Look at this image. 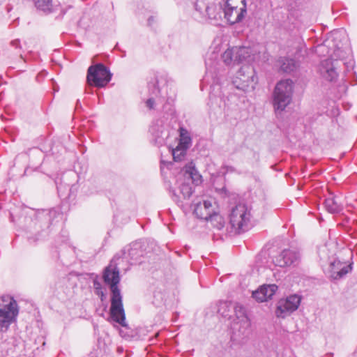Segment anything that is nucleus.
I'll use <instances>...</instances> for the list:
<instances>
[{
    "instance_id": "nucleus-1",
    "label": "nucleus",
    "mask_w": 357,
    "mask_h": 357,
    "mask_svg": "<svg viewBox=\"0 0 357 357\" xmlns=\"http://www.w3.org/2000/svg\"><path fill=\"white\" fill-rule=\"evenodd\" d=\"M116 257L105 268L102 278L105 284H108L111 290L110 317L112 320L121 326L126 327V314L123 306V297L118 287L120 282L119 269L115 262Z\"/></svg>"
},
{
    "instance_id": "nucleus-2",
    "label": "nucleus",
    "mask_w": 357,
    "mask_h": 357,
    "mask_svg": "<svg viewBox=\"0 0 357 357\" xmlns=\"http://www.w3.org/2000/svg\"><path fill=\"white\" fill-rule=\"evenodd\" d=\"M201 175L198 173L192 162L185 165L181 174L177 179L178 192L172 191V199L179 206H184V201L188 200L193 192L192 184L201 182Z\"/></svg>"
},
{
    "instance_id": "nucleus-3",
    "label": "nucleus",
    "mask_w": 357,
    "mask_h": 357,
    "mask_svg": "<svg viewBox=\"0 0 357 357\" xmlns=\"http://www.w3.org/2000/svg\"><path fill=\"white\" fill-rule=\"evenodd\" d=\"M293 89L294 82L290 79L277 83L273 91V107L276 112H282L290 104Z\"/></svg>"
},
{
    "instance_id": "nucleus-4",
    "label": "nucleus",
    "mask_w": 357,
    "mask_h": 357,
    "mask_svg": "<svg viewBox=\"0 0 357 357\" xmlns=\"http://www.w3.org/2000/svg\"><path fill=\"white\" fill-rule=\"evenodd\" d=\"M19 310L16 301L9 296L0 298V332L6 331L15 320Z\"/></svg>"
},
{
    "instance_id": "nucleus-5",
    "label": "nucleus",
    "mask_w": 357,
    "mask_h": 357,
    "mask_svg": "<svg viewBox=\"0 0 357 357\" xmlns=\"http://www.w3.org/2000/svg\"><path fill=\"white\" fill-rule=\"evenodd\" d=\"M250 217V211L246 204L240 203L232 208L229 223L235 234H241L248 229Z\"/></svg>"
},
{
    "instance_id": "nucleus-6",
    "label": "nucleus",
    "mask_w": 357,
    "mask_h": 357,
    "mask_svg": "<svg viewBox=\"0 0 357 357\" xmlns=\"http://www.w3.org/2000/svg\"><path fill=\"white\" fill-rule=\"evenodd\" d=\"M257 83L254 68L250 65L242 66L233 79V84L243 91H252Z\"/></svg>"
},
{
    "instance_id": "nucleus-7",
    "label": "nucleus",
    "mask_w": 357,
    "mask_h": 357,
    "mask_svg": "<svg viewBox=\"0 0 357 357\" xmlns=\"http://www.w3.org/2000/svg\"><path fill=\"white\" fill-rule=\"evenodd\" d=\"M112 74L102 63L91 66L87 70L86 82L89 85L102 88L111 80Z\"/></svg>"
},
{
    "instance_id": "nucleus-8",
    "label": "nucleus",
    "mask_w": 357,
    "mask_h": 357,
    "mask_svg": "<svg viewBox=\"0 0 357 357\" xmlns=\"http://www.w3.org/2000/svg\"><path fill=\"white\" fill-rule=\"evenodd\" d=\"M301 298L296 294L280 299L277 305L275 314L278 317L284 318L296 310L300 305Z\"/></svg>"
},
{
    "instance_id": "nucleus-9",
    "label": "nucleus",
    "mask_w": 357,
    "mask_h": 357,
    "mask_svg": "<svg viewBox=\"0 0 357 357\" xmlns=\"http://www.w3.org/2000/svg\"><path fill=\"white\" fill-rule=\"evenodd\" d=\"M232 309L234 311V314L238 321L235 324L234 327L239 325V333L243 336H247L250 331V321L246 315L245 307L239 304H233Z\"/></svg>"
},
{
    "instance_id": "nucleus-10",
    "label": "nucleus",
    "mask_w": 357,
    "mask_h": 357,
    "mask_svg": "<svg viewBox=\"0 0 357 357\" xmlns=\"http://www.w3.org/2000/svg\"><path fill=\"white\" fill-rule=\"evenodd\" d=\"M300 259V255L298 252L285 249L273 259V262L280 267H286L291 265H296Z\"/></svg>"
},
{
    "instance_id": "nucleus-11",
    "label": "nucleus",
    "mask_w": 357,
    "mask_h": 357,
    "mask_svg": "<svg viewBox=\"0 0 357 357\" xmlns=\"http://www.w3.org/2000/svg\"><path fill=\"white\" fill-rule=\"evenodd\" d=\"M335 61H337V59L328 58L322 61L319 66L321 75L330 82L335 81L338 76Z\"/></svg>"
},
{
    "instance_id": "nucleus-12",
    "label": "nucleus",
    "mask_w": 357,
    "mask_h": 357,
    "mask_svg": "<svg viewBox=\"0 0 357 357\" xmlns=\"http://www.w3.org/2000/svg\"><path fill=\"white\" fill-rule=\"evenodd\" d=\"M123 259H126L130 264H135L139 261L140 257L143 255L142 245L140 243L135 242L128 247L125 248L123 251Z\"/></svg>"
},
{
    "instance_id": "nucleus-13",
    "label": "nucleus",
    "mask_w": 357,
    "mask_h": 357,
    "mask_svg": "<svg viewBox=\"0 0 357 357\" xmlns=\"http://www.w3.org/2000/svg\"><path fill=\"white\" fill-rule=\"evenodd\" d=\"M213 211L212 203L208 200L195 202L193 204V213L199 219L208 220Z\"/></svg>"
},
{
    "instance_id": "nucleus-14",
    "label": "nucleus",
    "mask_w": 357,
    "mask_h": 357,
    "mask_svg": "<svg viewBox=\"0 0 357 357\" xmlns=\"http://www.w3.org/2000/svg\"><path fill=\"white\" fill-rule=\"evenodd\" d=\"M351 270V265H347L340 260H334L330 264V277L333 280H338L347 274Z\"/></svg>"
},
{
    "instance_id": "nucleus-15",
    "label": "nucleus",
    "mask_w": 357,
    "mask_h": 357,
    "mask_svg": "<svg viewBox=\"0 0 357 357\" xmlns=\"http://www.w3.org/2000/svg\"><path fill=\"white\" fill-rule=\"evenodd\" d=\"M246 13V6L241 8H224L225 17L231 24L241 22Z\"/></svg>"
},
{
    "instance_id": "nucleus-16",
    "label": "nucleus",
    "mask_w": 357,
    "mask_h": 357,
    "mask_svg": "<svg viewBox=\"0 0 357 357\" xmlns=\"http://www.w3.org/2000/svg\"><path fill=\"white\" fill-rule=\"evenodd\" d=\"M190 144V137H183L176 146V149L172 150L173 158L175 161H181L186 153V150Z\"/></svg>"
},
{
    "instance_id": "nucleus-17",
    "label": "nucleus",
    "mask_w": 357,
    "mask_h": 357,
    "mask_svg": "<svg viewBox=\"0 0 357 357\" xmlns=\"http://www.w3.org/2000/svg\"><path fill=\"white\" fill-rule=\"evenodd\" d=\"M236 52V60L237 63H241L243 61L254 60L255 59L253 54V51L250 47H234Z\"/></svg>"
},
{
    "instance_id": "nucleus-18",
    "label": "nucleus",
    "mask_w": 357,
    "mask_h": 357,
    "mask_svg": "<svg viewBox=\"0 0 357 357\" xmlns=\"http://www.w3.org/2000/svg\"><path fill=\"white\" fill-rule=\"evenodd\" d=\"M325 207L331 213H339L342 208L338 198L335 196L329 197L325 199Z\"/></svg>"
},
{
    "instance_id": "nucleus-19",
    "label": "nucleus",
    "mask_w": 357,
    "mask_h": 357,
    "mask_svg": "<svg viewBox=\"0 0 357 357\" xmlns=\"http://www.w3.org/2000/svg\"><path fill=\"white\" fill-rule=\"evenodd\" d=\"M280 68L284 73H291L298 67V63L293 59L282 58L280 61Z\"/></svg>"
},
{
    "instance_id": "nucleus-20",
    "label": "nucleus",
    "mask_w": 357,
    "mask_h": 357,
    "mask_svg": "<svg viewBox=\"0 0 357 357\" xmlns=\"http://www.w3.org/2000/svg\"><path fill=\"white\" fill-rule=\"evenodd\" d=\"M235 56L236 52L234 50V47H233L231 48H228L226 51H225V52L222 54V59L227 66H230L237 63Z\"/></svg>"
},
{
    "instance_id": "nucleus-21",
    "label": "nucleus",
    "mask_w": 357,
    "mask_h": 357,
    "mask_svg": "<svg viewBox=\"0 0 357 357\" xmlns=\"http://www.w3.org/2000/svg\"><path fill=\"white\" fill-rule=\"evenodd\" d=\"M207 221H209L211 225L218 230H220L225 226V220L223 217L214 211L210 217H208Z\"/></svg>"
},
{
    "instance_id": "nucleus-22",
    "label": "nucleus",
    "mask_w": 357,
    "mask_h": 357,
    "mask_svg": "<svg viewBox=\"0 0 357 357\" xmlns=\"http://www.w3.org/2000/svg\"><path fill=\"white\" fill-rule=\"evenodd\" d=\"M233 303L231 301H220L218 312L222 317H230L229 312L232 309Z\"/></svg>"
},
{
    "instance_id": "nucleus-23",
    "label": "nucleus",
    "mask_w": 357,
    "mask_h": 357,
    "mask_svg": "<svg viewBox=\"0 0 357 357\" xmlns=\"http://www.w3.org/2000/svg\"><path fill=\"white\" fill-rule=\"evenodd\" d=\"M36 7L45 12H51L53 4L52 0H33Z\"/></svg>"
},
{
    "instance_id": "nucleus-24",
    "label": "nucleus",
    "mask_w": 357,
    "mask_h": 357,
    "mask_svg": "<svg viewBox=\"0 0 357 357\" xmlns=\"http://www.w3.org/2000/svg\"><path fill=\"white\" fill-rule=\"evenodd\" d=\"M246 6L245 0H227L224 8H241Z\"/></svg>"
},
{
    "instance_id": "nucleus-25",
    "label": "nucleus",
    "mask_w": 357,
    "mask_h": 357,
    "mask_svg": "<svg viewBox=\"0 0 357 357\" xmlns=\"http://www.w3.org/2000/svg\"><path fill=\"white\" fill-rule=\"evenodd\" d=\"M261 287L264 292L267 300L271 298L278 290V286L275 284L264 285Z\"/></svg>"
},
{
    "instance_id": "nucleus-26",
    "label": "nucleus",
    "mask_w": 357,
    "mask_h": 357,
    "mask_svg": "<svg viewBox=\"0 0 357 357\" xmlns=\"http://www.w3.org/2000/svg\"><path fill=\"white\" fill-rule=\"evenodd\" d=\"M252 297L259 302H264L267 301V298L263 291L261 287L258 289L257 291H253Z\"/></svg>"
},
{
    "instance_id": "nucleus-27",
    "label": "nucleus",
    "mask_w": 357,
    "mask_h": 357,
    "mask_svg": "<svg viewBox=\"0 0 357 357\" xmlns=\"http://www.w3.org/2000/svg\"><path fill=\"white\" fill-rule=\"evenodd\" d=\"M222 103V100L220 97H216L213 94L210 95V105L215 108V106L220 107Z\"/></svg>"
},
{
    "instance_id": "nucleus-28",
    "label": "nucleus",
    "mask_w": 357,
    "mask_h": 357,
    "mask_svg": "<svg viewBox=\"0 0 357 357\" xmlns=\"http://www.w3.org/2000/svg\"><path fill=\"white\" fill-rule=\"evenodd\" d=\"M156 140L158 144H162L165 141V137H163V131L160 130V133H154Z\"/></svg>"
},
{
    "instance_id": "nucleus-29",
    "label": "nucleus",
    "mask_w": 357,
    "mask_h": 357,
    "mask_svg": "<svg viewBox=\"0 0 357 357\" xmlns=\"http://www.w3.org/2000/svg\"><path fill=\"white\" fill-rule=\"evenodd\" d=\"M155 101L153 98H149L146 102V105L149 109H153L154 106Z\"/></svg>"
},
{
    "instance_id": "nucleus-30",
    "label": "nucleus",
    "mask_w": 357,
    "mask_h": 357,
    "mask_svg": "<svg viewBox=\"0 0 357 357\" xmlns=\"http://www.w3.org/2000/svg\"><path fill=\"white\" fill-rule=\"evenodd\" d=\"M11 45L15 47H17L20 45V42L18 40H13L11 42Z\"/></svg>"
},
{
    "instance_id": "nucleus-31",
    "label": "nucleus",
    "mask_w": 357,
    "mask_h": 357,
    "mask_svg": "<svg viewBox=\"0 0 357 357\" xmlns=\"http://www.w3.org/2000/svg\"><path fill=\"white\" fill-rule=\"evenodd\" d=\"M153 18L151 17H149L148 21H149V24H151V22H153Z\"/></svg>"
},
{
    "instance_id": "nucleus-32",
    "label": "nucleus",
    "mask_w": 357,
    "mask_h": 357,
    "mask_svg": "<svg viewBox=\"0 0 357 357\" xmlns=\"http://www.w3.org/2000/svg\"><path fill=\"white\" fill-rule=\"evenodd\" d=\"M227 171L233 172V171H234V169H233V168H232V167H229V168H228V169H227Z\"/></svg>"
},
{
    "instance_id": "nucleus-33",
    "label": "nucleus",
    "mask_w": 357,
    "mask_h": 357,
    "mask_svg": "<svg viewBox=\"0 0 357 357\" xmlns=\"http://www.w3.org/2000/svg\"><path fill=\"white\" fill-rule=\"evenodd\" d=\"M336 54H337V53H336V52H335V54H334V56H336V58H338V56H336ZM333 57H331V58H332V59H333Z\"/></svg>"
},
{
    "instance_id": "nucleus-34",
    "label": "nucleus",
    "mask_w": 357,
    "mask_h": 357,
    "mask_svg": "<svg viewBox=\"0 0 357 357\" xmlns=\"http://www.w3.org/2000/svg\"><path fill=\"white\" fill-rule=\"evenodd\" d=\"M206 68H208V63L207 62L206 63Z\"/></svg>"
},
{
    "instance_id": "nucleus-35",
    "label": "nucleus",
    "mask_w": 357,
    "mask_h": 357,
    "mask_svg": "<svg viewBox=\"0 0 357 357\" xmlns=\"http://www.w3.org/2000/svg\"><path fill=\"white\" fill-rule=\"evenodd\" d=\"M153 130H154V128H151V131L153 132Z\"/></svg>"
}]
</instances>
